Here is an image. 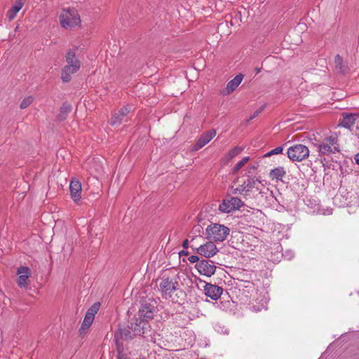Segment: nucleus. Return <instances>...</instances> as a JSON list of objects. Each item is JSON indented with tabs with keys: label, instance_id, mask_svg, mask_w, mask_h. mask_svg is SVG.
<instances>
[{
	"label": "nucleus",
	"instance_id": "nucleus-8",
	"mask_svg": "<svg viewBox=\"0 0 359 359\" xmlns=\"http://www.w3.org/2000/svg\"><path fill=\"white\" fill-rule=\"evenodd\" d=\"M198 273L207 277L212 276L216 270V266L213 262L208 259H202L195 266Z\"/></svg>",
	"mask_w": 359,
	"mask_h": 359
},
{
	"label": "nucleus",
	"instance_id": "nucleus-10",
	"mask_svg": "<svg viewBox=\"0 0 359 359\" xmlns=\"http://www.w3.org/2000/svg\"><path fill=\"white\" fill-rule=\"evenodd\" d=\"M132 337H133L131 334V332L128 328H126V327L121 328L115 333L114 339L116 341V350L118 352V357L119 358V359H121L123 357V354H122L123 347L118 341L119 339L127 340V339H131Z\"/></svg>",
	"mask_w": 359,
	"mask_h": 359
},
{
	"label": "nucleus",
	"instance_id": "nucleus-26",
	"mask_svg": "<svg viewBox=\"0 0 359 359\" xmlns=\"http://www.w3.org/2000/svg\"><path fill=\"white\" fill-rule=\"evenodd\" d=\"M242 151V149L239 147H235L233 149L230 150L226 155L225 158L226 161H230Z\"/></svg>",
	"mask_w": 359,
	"mask_h": 359
},
{
	"label": "nucleus",
	"instance_id": "nucleus-21",
	"mask_svg": "<svg viewBox=\"0 0 359 359\" xmlns=\"http://www.w3.org/2000/svg\"><path fill=\"white\" fill-rule=\"evenodd\" d=\"M23 5V0H15L14 5L10 8V10L8 12L7 16L10 22L12 21L15 18L17 13L22 9Z\"/></svg>",
	"mask_w": 359,
	"mask_h": 359
},
{
	"label": "nucleus",
	"instance_id": "nucleus-3",
	"mask_svg": "<svg viewBox=\"0 0 359 359\" xmlns=\"http://www.w3.org/2000/svg\"><path fill=\"white\" fill-rule=\"evenodd\" d=\"M317 147L318 151L323 155H330L339 151L337 137L334 135L325 138L317 144Z\"/></svg>",
	"mask_w": 359,
	"mask_h": 359
},
{
	"label": "nucleus",
	"instance_id": "nucleus-11",
	"mask_svg": "<svg viewBox=\"0 0 359 359\" xmlns=\"http://www.w3.org/2000/svg\"><path fill=\"white\" fill-rule=\"evenodd\" d=\"M217 134L215 129L203 133L193 146V151H198L209 143Z\"/></svg>",
	"mask_w": 359,
	"mask_h": 359
},
{
	"label": "nucleus",
	"instance_id": "nucleus-23",
	"mask_svg": "<svg viewBox=\"0 0 359 359\" xmlns=\"http://www.w3.org/2000/svg\"><path fill=\"white\" fill-rule=\"evenodd\" d=\"M355 121V116L353 114H346L343 116L341 125L344 128H351L354 125Z\"/></svg>",
	"mask_w": 359,
	"mask_h": 359
},
{
	"label": "nucleus",
	"instance_id": "nucleus-5",
	"mask_svg": "<svg viewBox=\"0 0 359 359\" xmlns=\"http://www.w3.org/2000/svg\"><path fill=\"white\" fill-rule=\"evenodd\" d=\"M287 154L292 161H302L309 156V148L302 144H297L288 148Z\"/></svg>",
	"mask_w": 359,
	"mask_h": 359
},
{
	"label": "nucleus",
	"instance_id": "nucleus-18",
	"mask_svg": "<svg viewBox=\"0 0 359 359\" xmlns=\"http://www.w3.org/2000/svg\"><path fill=\"white\" fill-rule=\"evenodd\" d=\"M155 311L154 306L149 303H144L142 304V306L139 311L140 317L143 318V320L151 319L153 318Z\"/></svg>",
	"mask_w": 359,
	"mask_h": 359
},
{
	"label": "nucleus",
	"instance_id": "nucleus-15",
	"mask_svg": "<svg viewBox=\"0 0 359 359\" xmlns=\"http://www.w3.org/2000/svg\"><path fill=\"white\" fill-rule=\"evenodd\" d=\"M18 275V285L20 288L26 287L29 285V278L31 276L30 269L27 266H20L17 270Z\"/></svg>",
	"mask_w": 359,
	"mask_h": 359
},
{
	"label": "nucleus",
	"instance_id": "nucleus-30",
	"mask_svg": "<svg viewBox=\"0 0 359 359\" xmlns=\"http://www.w3.org/2000/svg\"><path fill=\"white\" fill-rule=\"evenodd\" d=\"M32 102L33 97L32 96L27 97L21 102L20 107L21 109H25L29 107Z\"/></svg>",
	"mask_w": 359,
	"mask_h": 359
},
{
	"label": "nucleus",
	"instance_id": "nucleus-24",
	"mask_svg": "<svg viewBox=\"0 0 359 359\" xmlns=\"http://www.w3.org/2000/svg\"><path fill=\"white\" fill-rule=\"evenodd\" d=\"M94 318H95L88 316V314H86L81 327L79 330V332L82 333V332H83L84 330H88L92 325Z\"/></svg>",
	"mask_w": 359,
	"mask_h": 359
},
{
	"label": "nucleus",
	"instance_id": "nucleus-2",
	"mask_svg": "<svg viewBox=\"0 0 359 359\" xmlns=\"http://www.w3.org/2000/svg\"><path fill=\"white\" fill-rule=\"evenodd\" d=\"M205 231L208 238L216 242H222L229 234L230 229L224 225L215 223L208 225Z\"/></svg>",
	"mask_w": 359,
	"mask_h": 359
},
{
	"label": "nucleus",
	"instance_id": "nucleus-17",
	"mask_svg": "<svg viewBox=\"0 0 359 359\" xmlns=\"http://www.w3.org/2000/svg\"><path fill=\"white\" fill-rule=\"evenodd\" d=\"M70 195L72 200L77 203L81 198V184L76 180H72L69 185Z\"/></svg>",
	"mask_w": 359,
	"mask_h": 359
},
{
	"label": "nucleus",
	"instance_id": "nucleus-12",
	"mask_svg": "<svg viewBox=\"0 0 359 359\" xmlns=\"http://www.w3.org/2000/svg\"><path fill=\"white\" fill-rule=\"evenodd\" d=\"M132 107L127 105L121 108L118 113L113 115L110 123L111 126H120L122 123L127 121V116L131 110Z\"/></svg>",
	"mask_w": 359,
	"mask_h": 359
},
{
	"label": "nucleus",
	"instance_id": "nucleus-6",
	"mask_svg": "<svg viewBox=\"0 0 359 359\" xmlns=\"http://www.w3.org/2000/svg\"><path fill=\"white\" fill-rule=\"evenodd\" d=\"M260 181L253 177H248L245 180L242 184L238 185L237 187L232 189V194L234 195H243L245 197L250 196V192L255 187L257 183H259Z\"/></svg>",
	"mask_w": 359,
	"mask_h": 359
},
{
	"label": "nucleus",
	"instance_id": "nucleus-28",
	"mask_svg": "<svg viewBox=\"0 0 359 359\" xmlns=\"http://www.w3.org/2000/svg\"><path fill=\"white\" fill-rule=\"evenodd\" d=\"M100 304L99 302L94 303L87 311L86 314L95 318V315L99 311Z\"/></svg>",
	"mask_w": 359,
	"mask_h": 359
},
{
	"label": "nucleus",
	"instance_id": "nucleus-9",
	"mask_svg": "<svg viewBox=\"0 0 359 359\" xmlns=\"http://www.w3.org/2000/svg\"><path fill=\"white\" fill-rule=\"evenodd\" d=\"M130 329L134 335L147 337L144 334L147 333V331H150V326L146 320L140 318V319H135V323H131Z\"/></svg>",
	"mask_w": 359,
	"mask_h": 359
},
{
	"label": "nucleus",
	"instance_id": "nucleus-27",
	"mask_svg": "<svg viewBox=\"0 0 359 359\" xmlns=\"http://www.w3.org/2000/svg\"><path fill=\"white\" fill-rule=\"evenodd\" d=\"M335 67L340 72H344V67L343 65V59L339 55H337L334 57Z\"/></svg>",
	"mask_w": 359,
	"mask_h": 359
},
{
	"label": "nucleus",
	"instance_id": "nucleus-1",
	"mask_svg": "<svg viewBox=\"0 0 359 359\" xmlns=\"http://www.w3.org/2000/svg\"><path fill=\"white\" fill-rule=\"evenodd\" d=\"M60 23L65 29L80 26L81 18L77 10L74 8H64L60 16Z\"/></svg>",
	"mask_w": 359,
	"mask_h": 359
},
{
	"label": "nucleus",
	"instance_id": "nucleus-37",
	"mask_svg": "<svg viewBox=\"0 0 359 359\" xmlns=\"http://www.w3.org/2000/svg\"><path fill=\"white\" fill-rule=\"evenodd\" d=\"M257 73H259L260 72V69H256Z\"/></svg>",
	"mask_w": 359,
	"mask_h": 359
},
{
	"label": "nucleus",
	"instance_id": "nucleus-33",
	"mask_svg": "<svg viewBox=\"0 0 359 359\" xmlns=\"http://www.w3.org/2000/svg\"><path fill=\"white\" fill-rule=\"evenodd\" d=\"M188 259L191 263H196V264L201 261L199 257L197 255H191Z\"/></svg>",
	"mask_w": 359,
	"mask_h": 359
},
{
	"label": "nucleus",
	"instance_id": "nucleus-34",
	"mask_svg": "<svg viewBox=\"0 0 359 359\" xmlns=\"http://www.w3.org/2000/svg\"><path fill=\"white\" fill-rule=\"evenodd\" d=\"M257 167H258V164H255V165H250L248 168V172L250 174H253L255 172V171L257 170Z\"/></svg>",
	"mask_w": 359,
	"mask_h": 359
},
{
	"label": "nucleus",
	"instance_id": "nucleus-38",
	"mask_svg": "<svg viewBox=\"0 0 359 359\" xmlns=\"http://www.w3.org/2000/svg\"><path fill=\"white\" fill-rule=\"evenodd\" d=\"M151 341H152L154 343H156V340L153 339V338L151 339Z\"/></svg>",
	"mask_w": 359,
	"mask_h": 359
},
{
	"label": "nucleus",
	"instance_id": "nucleus-31",
	"mask_svg": "<svg viewBox=\"0 0 359 359\" xmlns=\"http://www.w3.org/2000/svg\"><path fill=\"white\" fill-rule=\"evenodd\" d=\"M283 150V147H277L276 148L271 150L270 151H269L268 153H266L264 156H271L272 155H276V154H279L280 153H282Z\"/></svg>",
	"mask_w": 359,
	"mask_h": 359
},
{
	"label": "nucleus",
	"instance_id": "nucleus-19",
	"mask_svg": "<svg viewBox=\"0 0 359 359\" xmlns=\"http://www.w3.org/2000/svg\"><path fill=\"white\" fill-rule=\"evenodd\" d=\"M81 67H76V65L73 66H67L65 67L62 69V75L61 79L63 82H69L72 79V75L76 73Z\"/></svg>",
	"mask_w": 359,
	"mask_h": 359
},
{
	"label": "nucleus",
	"instance_id": "nucleus-32",
	"mask_svg": "<svg viewBox=\"0 0 359 359\" xmlns=\"http://www.w3.org/2000/svg\"><path fill=\"white\" fill-rule=\"evenodd\" d=\"M266 105L263 104L258 109H257L252 116H250L249 121H251L254 119L255 117H257L263 110L264 109Z\"/></svg>",
	"mask_w": 359,
	"mask_h": 359
},
{
	"label": "nucleus",
	"instance_id": "nucleus-13",
	"mask_svg": "<svg viewBox=\"0 0 359 359\" xmlns=\"http://www.w3.org/2000/svg\"><path fill=\"white\" fill-rule=\"evenodd\" d=\"M196 252L206 258H210L213 257L218 252V250L213 242L209 241L200 245Z\"/></svg>",
	"mask_w": 359,
	"mask_h": 359
},
{
	"label": "nucleus",
	"instance_id": "nucleus-14",
	"mask_svg": "<svg viewBox=\"0 0 359 359\" xmlns=\"http://www.w3.org/2000/svg\"><path fill=\"white\" fill-rule=\"evenodd\" d=\"M203 290L205 294L212 300L219 299L223 292L221 287L208 283H205Z\"/></svg>",
	"mask_w": 359,
	"mask_h": 359
},
{
	"label": "nucleus",
	"instance_id": "nucleus-20",
	"mask_svg": "<svg viewBox=\"0 0 359 359\" xmlns=\"http://www.w3.org/2000/svg\"><path fill=\"white\" fill-rule=\"evenodd\" d=\"M65 60L67 66H74L76 67H81V62L76 55V52L74 50H67L65 55Z\"/></svg>",
	"mask_w": 359,
	"mask_h": 359
},
{
	"label": "nucleus",
	"instance_id": "nucleus-7",
	"mask_svg": "<svg viewBox=\"0 0 359 359\" xmlns=\"http://www.w3.org/2000/svg\"><path fill=\"white\" fill-rule=\"evenodd\" d=\"M244 205L243 202L237 197H231L229 199L223 200L219 205V210L222 212L229 213L236 210H239Z\"/></svg>",
	"mask_w": 359,
	"mask_h": 359
},
{
	"label": "nucleus",
	"instance_id": "nucleus-36",
	"mask_svg": "<svg viewBox=\"0 0 359 359\" xmlns=\"http://www.w3.org/2000/svg\"><path fill=\"white\" fill-rule=\"evenodd\" d=\"M355 163L359 165V153L355 156Z\"/></svg>",
	"mask_w": 359,
	"mask_h": 359
},
{
	"label": "nucleus",
	"instance_id": "nucleus-29",
	"mask_svg": "<svg viewBox=\"0 0 359 359\" xmlns=\"http://www.w3.org/2000/svg\"><path fill=\"white\" fill-rule=\"evenodd\" d=\"M250 160L248 156H245L242 158L233 168V172L236 173L242 167L245 165V163Z\"/></svg>",
	"mask_w": 359,
	"mask_h": 359
},
{
	"label": "nucleus",
	"instance_id": "nucleus-22",
	"mask_svg": "<svg viewBox=\"0 0 359 359\" xmlns=\"http://www.w3.org/2000/svg\"><path fill=\"white\" fill-rule=\"evenodd\" d=\"M286 175L285 170L283 167L279 166L272 169L269 172V177L271 180L282 181L283 177Z\"/></svg>",
	"mask_w": 359,
	"mask_h": 359
},
{
	"label": "nucleus",
	"instance_id": "nucleus-16",
	"mask_svg": "<svg viewBox=\"0 0 359 359\" xmlns=\"http://www.w3.org/2000/svg\"><path fill=\"white\" fill-rule=\"evenodd\" d=\"M243 79V75L242 74H237L233 79L227 83L226 87L221 91V94L222 95H228L233 93L241 84Z\"/></svg>",
	"mask_w": 359,
	"mask_h": 359
},
{
	"label": "nucleus",
	"instance_id": "nucleus-4",
	"mask_svg": "<svg viewBox=\"0 0 359 359\" xmlns=\"http://www.w3.org/2000/svg\"><path fill=\"white\" fill-rule=\"evenodd\" d=\"M179 283L169 278H163L159 285V291L161 292L162 297L165 299L175 301L172 297L173 293L178 289Z\"/></svg>",
	"mask_w": 359,
	"mask_h": 359
},
{
	"label": "nucleus",
	"instance_id": "nucleus-25",
	"mask_svg": "<svg viewBox=\"0 0 359 359\" xmlns=\"http://www.w3.org/2000/svg\"><path fill=\"white\" fill-rule=\"evenodd\" d=\"M72 110V107L69 104L64 103L60 108V114L58 116L60 120L65 118V116Z\"/></svg>",
	"mask_w": 359,
	"mask_h": 359
},
{
	"label": "nucleus",
	"instance_id": "nucleus-35",
	"mask_svg": "<svg viewBox=\"0 0 359 359\" xmlns=\"http://www.w3.org/2000/svg\"><path fill=\"white\" fill-rule=\"evenodd\" d=\"M189 245V241L187 239L184 240L182 243V246L184 248H187Z\"/></svg>",
	"mask_w": 359,
	"mask_h": 359
}]
</instances>
